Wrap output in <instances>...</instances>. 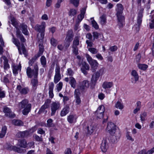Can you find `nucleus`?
<instances>
[{
    "mask_svg": "<svg viewBox=\"0 0 154 154\" xmlns=\"http://www.w3.org/2000/svg\"><path fill=\"white\" fill-rule=\"evenodd\" d=\"M116 6V15L119 21L118 24L119 27L121 28L123 26V22L125 19L124 17L122 15L123 8L122 5L121 4H117Z\"/></svg>",
    "mask_w": 154,
    "mask_h": 154,
    "instance_id": "obj_1",
    "label": "nucleus"
},
{
    "mask_svg": "<svg viewBox=\"0 0 154 154\" xmlns=\"http://www.w3.org/2000/svg\"><path fill=\"white\" fill-rule=\"evenodd\" d=\"M116 125L114 123L108 122L106 128V130L110 134L113 136L115 135L116 139L119 138L121 136L120 131L118 130L116 131Z\"/></svg>",
    "mask_w": 154,
    "mask_h": 154,
    "instance_id": "obj_2",
    "label": "nucleus"
},
{
    "mask_svg": "<svg viewBox=\"0 0 154 154\" xmlns=\"http://www.w3.org/2000/svg\"><path fill=\"white\" fill-rule=\"evenodd\" d=\"M46 26V24L45 22H42L41 25L37 24L34 27L35 30L41 33L40 37H39L38 34L37 36V38L39 40L43 39L44 38Z\"/></svg>",
    "mask_w": 154,
    "mask_h": 154,
    "instance_id": "obj_3",
    "label": "nucleus"
},
{
    "mask_svg": "<svg viewBox=\"0 0 154 154\" xmlns=\"http://www.w3.org/2000/svg\"><path fill=\"white\" fill-rule=\"evenodd\" d=\"M12 36L13 37L12 42L17 47L19 54H22L21 51V50L22 51L23 53L25 55H26L27 53L24 44L22 43L20 45L19 41L14 37V36L13 34H12Z\"/></svg>",
    "mask_w": 154,
    "mask_h": 154,
    "instance_id": "obj_4",
    "label": "nucleus"
},
{
    "mask_svg": "<svg viewBox=\"0 0 154 154\" xmlns=\"http://www.w3.org/2000/svg\"><path fill=\"white\" fill-rule=\"evenodd\" d=\"M34 69L32 70L30 67H28L26 69L27 75L29 78H31L32 76L34 78L37 77L38 68L36 63L34 65Z\"/></svg>",
    "mask_w": 154,
    "mask_h": 154,
    "instance_id": "obj_5",
    "label": "nucleus"
},
{
    "mask_svg": "<svg viewBox=\"0 0 154 154\" xmlns=\"http://www.w3.org/2000/svg\"><path fill=\"white\" fill-rule=\"evenodd\" d=\"M5 148L7 150L10 151L13 150L18 153H22L24 152L25 151V149H21L20 147L13 146L8 143L5 145Z\"/></svg>",
    "mask_w": 154,
    "mask_h": 154,
    "instance_id": "obj_6",
    "label": "nucleus"
},
{
    "mask_svg": "<svg viewBox=\"0 0 154 154\" xmlns=\"http://www.w3.org/2000/svg\"><path fill=\"white\" fill-rule=\"evenodd\" d=\"M51 115L53 116L55 115L56 112L61 108L60 104L58 102H53L51 104Z\"/></svg>",
    "mask_w": 154,
    "mask_h": 154,
    "instance_id": "obj_7",
    "label": "nucleus"
},
{
    "mask_svg": "<svg viewBox=\"0 0 154 154\" xmlns=\"http://www.w3.org/2000/svg\"><path fill=\"white\" fill-rule=\"evenodd\" d=\"M61 79L60 67L58 64H57L55 68V75L54 76V82L55 84L57 83L60 81Z\"/></svg>",
    "mask_w": 154,
    "mask_h": 154,
    "instance_id": "obj_8",
    "label": "nucleus"
},
{
    "mask_svg": "<svg viewBox=\"0 0 154 154\" xmlns=\"http://www.w3.org/2000/svg\"><path fill=\"white\" fill-rule=\"evenodd\" d=\"M105 111L104 107L103 106H101L98 107L95 112V115L97 118L101 119L103 117V113Z\"/></svg>",
    "mask_w": 154,
    "mask_h": 154,
    "instance_id": "obj_9",
    "label": "nucleus"
},
{
    "mask_svg": "<svg viewBox=\"0 0 154 154\" xmlns=\"http://www.w3.org/2000/svg\"><path fill=\"white\" fill-rule=\"evenodd\" d=\"M81 66V70L82 72L85 75L87 74L86 70H88L89 69V66L88 64L85 62H82L81 64H79Z\"/></svg>",
    "mask_w": 154,
    "mask_h": 154,
    "instance_id": "obj_10",
    "label": "nucleus"
},
{
    "mask_svg": "<svg viewBox=\"0 0 154 154\" xmlns=\"http://www.w3.org/2000/svg\"><path fill=\"white\" fill-rule=\"evenodd\" d=\"M17 89L19 92L22 95L27 94L29 91L28 87L23 88L21 85H19L17 86Z\"/></svg>",
    "mask_w": 154,
    "mask_h": 154,
    "instance_id": "obj_11",
    "label": "nucleus"
},
{
    "mask_svg": "<svg viewBox=\"0 0 154 154\" xmlns=\"http://www.w3.org/2000/svg\"><path fill=\"white\" fill-rule=\"evenodd\" d=\"M3 111L5 113V116L10 118H14L15 115L12 112L11 110L9 108L5 107L4 108Z\"/></svg>",
    "mask_w": 154,
    "mask_h": 154,
    "instance_id": "obj_12",
    "label": "nucleus"
},
{
    "mask_svg": "<svg viewBox=\"0 0 154 154\" xmlns=\"http://www.w3.org/2000/svg\"><path fill=\"white\" fill-rule=\"evenodd\" d=\"M51 102V100L49 99H47L45 101V103L43 105L40 109L38 111L39 113H41L44 112L45 110L48 108Z\"/></svg>",
    "mask_w": 154,
    "mask_h": 154,
    "instance_id": "obj_13",
    "label": "nucleus"
},
{
    "mask_svg": "<svg viewBox=\"0 0 154 154\" xmlns=\"http://www.w3.org/2000/svg\"><path fill=\"white\" fill-rule=\"evenodd\" d=\"M74 36V33L72 29L69 30L67 32L65 41L71 42Z\"/></svg>",
    "mask_w": 154,
    "mask_h": 154,
    "instance_id": "obj_14",
    "label": "nucleus"
},
{
    "mask_svg": "<svg viewBox=\"0 0 154 154\" xmlns=\"http://www.w3.org/2000/svg\"><path fill=\"white\" fill-rule=\"evenodd\" d=\"M32 107L31 103H29L23 108L24 109L22 111L23 114L25 115H27L30 112Z\"/></svg>",
    "mask_w": 154,
    "mask_h": 154,
    "instance_id": "obj_15",
    "label": "nucleus"
},
{
    "mask_svg": "<svg viewBox=\"0 0 154 154\" xmlns=\"http://www.w3.org/2000/svg\"><path fill=\"white\" fill-rule=\"evenodd\" d=\"M91 66V70L93 72L96 71L98 65V63L95 60H93L89 63Z\"/></svg>",
    "mask_w": 154,
    "mask_h": 154,
    "instance_id": "obj_16",
    "label": "nucleus"
},
{
    "mask_svg": "<svg viewBox=\"0 0 154 154\" xmlns=\"http://www.w3.org/2000/svg\"><path fill=\"white\" fill-rule=\"evenodd\" d=\"M100 76L98 73L97 72L94 73L91 79V82L93 85H95Z\"/></svg>",
    "mask_w": 154,
    "mask_h": 154,
    "instance_id": "obj_17",
    "label": "nucleus"
},
{
    "mask_svg": "<svg viewBox=\"0 0 154 154\" xmlns=\"http://www.w3.org/2000/svg\"><path fill=\"white\" fill-rule=\"evenodd\" d=\"M77 118V117L75 115H70L68 116L67 120L70 123H72L76 122Z\"/></svg>",
    "mask_w": 154,
    "mask_h": 154,
    "instance_id": "obj_18",
    "label": "nucleus"
},
{
    "mask_svg": "<svg viewBox=\"0 0 154 154\" xmlns=\"http://www.w3.org/2000/svg\"><path fill=\"white\" fill-rule=\"evenodd\" d=\"M143 9L140 10L138 14L137 22L138 26L140 25L142 22V18L143 17Z\"/></svg>",
    "mask_w": 154,
    "mask_h": 154,
    "instance_id": "obj_19",
    "label": "nucleus"
},
{
    "mask_svg": "<svg viewBox=\"0 0 154 154\" xmlns=\"http://www.w3.org/2000/svg\"><path fill=\"white\" fill-rule=\"evenodd\" d=\"M69 107L68 106L66 105L61 110L60 115L61 116H63L66 115L69 112Z\"/></svg>",
    "mask_w": 154,
    "mask_h": 154,
    "instance_id": "obj_20",
    "label": "nucleus"
},
{
    "mask_svg": "<svg viewBox=\"0 0 154 154\" xmlns=\"http://www.w3.org/2000/svg\"><path fill=\"white\" fill-rule=\"evenodd\" d=\"M80 38V36L79 35L75 36L73 42L72 46L77 47V46L79 45Z\"/></svg>",
    "mask_w": 154,
    "mask_h": 154,
    "instance_id": "obj_21",
    "label": "nucleus"
},
{
    "mask_svg": "<svg viewBox=\"0 0 154 154\" xmlns=\"http://www.w3.org/2000/svg\"><path fill=\"white\" fill-rule=\"evenodd\" d=\"M113 85L112 82H104L102 84L103 88L105 89H109L111 88Z\"/></svg>",
    "mask_w": 154,
    "mask_h": 154,
    "instance_id": "obj_22",
    "label": "nucleus"
},
{
    "mask_svg": "<svg viewBox=\"0 0 154 154\" xmlns=\"http://www.w3.org/2000/svg\"><path fill=\"white\" fill-rule=\"evenodd\" d=\"M108 148V145L106 141L105 140L103 141L101 146V149L102 151L103 152H106Z\"/></svg>",
    "mask_w": 154,
    "mask_h": 154,
    "instance_id": "obj_23",
    "label": "nucleus"
},
{
    "mask_svg": "<svg viewBox=\"0 0 154 154\" xmlns=\"http://www.w3.org/2000/svg\"><path fill=\"white\" fill-rule=\"evenodd\" d=\"M89 86V82L87 80L83 81L82 84V85L80 86L79 88L82 91H84L85 88H87Z\"/></svg>",
    "mask_w": 154,
    "mask_h": 154,
    "instance_id": "obj_24",
    "label": "nucleus"
},
{
    "mask_svg": "<svg viewBox=\"0 0 154 154\" xmlns=\"http://www.w3.org/2000/svg\"><path fill=\"white\" fill-rule=\"evenodd\" d=\"M21 66L20 65H13L12 66V70L13 73L15 75H17L18 73V71L21 70Z\"/></svg>",
    "mask_w": 154,
    "mask_h": 154,
    "instance_id": "obj_25",
    "label": "nucleus"
},
{
    "mask_svg": "<svg viewBox=\"0 0 154 154\" xmlns=\"http://www.w3.org/2000/svg\"><path fill=\"white\" fill-rule=\"evenodd\" d=\"M18 145L21 147L26 148L27 147V142L24 139L19 141Z\"/></svg>",
    "mask_w": 154,
    "mask_h": 154,
    "instance_id": "obj_26",
    "label": "nucleus"
},
{
    "mask_svg": "<svg viewBox=\"0 0 154 154\" xmlns=\"http://www.w3.org/2000/svg\"><path fill=\"white\" fill-rule=\"evenodd\" d=\"M36 78H34L31 80V84L32 85L33 88L34 90H36L38 86V80Z\"/></svg>",
    "mask_w": 154,
    "mask_h": 154,
    "instance_id": "obj_27",
    "label": "nucleus"
},
{
    "mask_svg": "<svg viewBox=\"0 0 154 154\" xmlns=\"http://www.w3.org/2000/svg\"><path fill=\"white\" fill-rule=\"evenodd\" d=\"M28 103V100L27 99H24L19 103V106L20 108L23 109Z\"/></svg>",
    "mask_w": 154,
    "mask_h": 154,
    "instance_id": "obj_28",
    "label": "nucleus"
},
{
    "mask_svg": "<svg viewBox=\"0 0 154 154\" xmlns=\"http://www.w3.org/2000/svg\"><path fill=\"white\" fill-rule=\"evenodd\" d=\"M4 60V68L5 70L9 68V66L8 64V61L7 58L5 56H2V57Z\"/></svg>",
    "mask_w": 154,
    "mask_h": 154,
    "instance_id": "obj_29",
    "label": "nucleus"
},
{
    "mask_svg": "<svg viewBox=\"0 0 154 154\" xmlns=\"http://www.w3.org/2000/svg\"><path fill=\"white\" fill-rule=\"evenodd\" d=\"M100 23L102 25H105L106 23V14H103L100 17Z\"/></svg>",
    "mask_w": 154,
    "mask_h": 154,
    "instance_id": "obj_30",
    "label": "nucleus"
},
{
    "mask_svg": "<svg viewBox=\"0 0 154 154\" xmlns=\"http://www.w3.org/2000/svg\"><path fill=\"white\" fill-rule=\"evenodd\" d=\"M69 79V83L71 87L75 88L76 87V80L75 79L72 77H70Z\"/></svg>",
    "mask_w": 154,
    "mask_h": 154,
    "instance_id": "obj_31",
    "label": "nucleus"
},
{
    "mask_svg": "<svg viewBox=\"0 0 154 154\" xmlns=\"http://www.w3.org/2000/svg\"><path fill=\"white\" fill-rule=\"evenodd\" d=\"M7 130V128L6 126L2 127V131L0 133V138H3L5 135Z\"/></svg>",
    "mask_w": 154,
    "mask_h": 154,
    "instance_id": "obj_32",
    "label": "nucleus"
},
{
    "mask_svg": "<svg viewBox=\"0 0 154 154\" xmlns=\"http://www.w3.org/2000/svg\"><path fill=\"white\" fill-rule=\"evenodd\" d=\"M21 27L22 29V31L23 33L25 35H28L29 33L27 30V26L26 25L23 24L21 25Z\"/></svg>",
    "mask_w": 154,
    "mask_h": 154,
    "instance_id": "obj_33",
    "label": "nucleus"
},
{
    "mask_svg": "<svg viewBox=\"0 0 154 154\" xmlns=\"http://www.w3.org/2000/svg\"><path fill=\"white\" fill-rule=\"evenodd\" d=\"M83 91L81 90L79 88L75 89L74 91V95L75 97H80L81 96L80 91L82 92Z\"/></svg>",
    "mask_w": 154,
    "mask_h": 154,
    "instance_id": "obj_34",
    "label": "nucleus"
},
{
    "mask_svg": "<svg viewBox=\"0 0 154 154\" xmlns=\"http://www.w3.org/2000/svg\"><path fill=\"white\" fill-rule=\"evenodd\" d=\"M44 51V48L42 45L40 44L39 45V51L36 55L38 57H39L43 54Z\"/></svg>",
    "mask_w": 154,
    "mask_h": 154,
    "instance_id": "obj_35",
    "label": "nucleus"
},
{
    "mask_svg": "<svg viewBox=\"0 0 154 154\" xmlns=\"http://www.w3.org/2000/svg\"><path fill=\"white\" fill-rule=\"evenodd\" d=\"M147 116V113L145 112H143L140 115V117L142 123H143L145 121L146 118Z\"/></svg>",
    "mask_w": 154,
    "mask_h": 154,
    "instance_id": "obj_36",
    "label": "nucleus"
},
{
    "mask_svg": "<svg viewBox=\"0 0 154 154\" xmlns=\"http://www.w3.org/2000/svg\"><path fill=\"white\" fill-rule=\"evenodd\" d=\"M93 39V41H94L95 39H97L99 37H101L102 34L101 33H99L97 32H94L92 33Z\"/></svg>",
    "mask_w": 154,
    "mask_h": 154,
    "instance_id": "obj_37",
    "label": "nucleus"
},
{
    "mask_svg": "<svg viewBox=\"0 0 154 154\" xmlns=\"http://www.w3.org/2000/svg\"><path fill=\"white\" fill-rule=\"evenodd\" d=\"M115 107L121 110H122L124 108V106L122 103L119 101H117L116 103Z\"/></svg>",
    "mask_w": 154,
    "mask_h": 154,
    "instance_id": "obj_38",
    "label": "nucleus"
},
{
    "mask_svg": "<svg viewBox=\"0 0 154 154\" xmlns=\"http://www.w3.org/2000/svg\"><path fill=\"white\" fill-rule=\"evenodd\" d=\"M12 123L14 125L17 126H22L23 124L21 121L19 120L14 119L12 121Z\"/></svg>",
    "mask_w": 154,
    "mask_h": 154,
    "instance_id": "obj_39",
    "label": "nucleus"
},
{
    "mask_svg": "<svg viewBox=\"0 0 154 154\" xmlns=\"http://www.w3.org/2000/svg\"><path fill=\"white\" fill-rule=\"evenodd\" d=\"M154 152V147L147 152L145 151H142L139 152L138 154H152Z\"/></svg>",
    "mask_w": 154,
    "mask_h": 154,
    "instance_id": "obj_40",
    "label": "nucleus"
},
{
    "mask_svg": "<svg viewBox=\"0 0 154 154\" xmlns=\"http://www.w3.org/2000/svg\"><path fill=\"white\" fill-rule=\"evenodd\" d=\"M138 67L139 69L142 70H145L148 68V66L144 64L139 63L138 64Z\"/></svg>",
    "mask_w": 154,
    "mask_h": 154,
    "instance_id": "obj_41",
    "label": "nucleus"
},
{
    "mask_svg": "<svg viewBox=\"0 0 154 154\" xmlns=\"http://www.w3.org/2000/svg\"><path fill=\"white\" fill-rule=\"evenodd\" d=\"M38 57L36 55H35L29 62V64L30 66H32L33 64L37 59Z\"/></svg>",
    "mask_w": 154,
    "mask_h": 154,
    "instance_id": "obj_42",
    "label": "nucleus"
},
{
    "mask_svg": "<svg viewBox=\"0 0 154 154\" xmlns=\"http://www.w3.org/2000/svg\"><path fill=\"white\" fill-rule=\"evenodd\" d=\"M69 2L70 4L73 5L75 7H77L79 5V0H69Z\"/></svg>",
    "mask_w": 154,
    "mask_h": 154,
    "instance_id": "obj_43",
    "label": "nucleus"
},
{
    "mask_svg": "<svg viewBox=\"0 0 154 154\" xmlns=\"http://www.w3.org/2000/svg\"><path fill=\"white\" fill-rule=\"evenodd\" d=\"M41 64L43 67H45L46 64V60L45 57L44 56L41 57L40 58Z\"/></svg>",
    "mask_w": 154,
    "mask_h": 154,
    "instance_id": "obj_44",
    "label": "nucleus"
},
{
    "mask_svg": "<svg viewBox=\"0 0 154 154\" xmlns=\"http://www.w3.org/2000/svg\"><path fill=\"white\" fill-rule=\"evenodd\" d=\"M50 43L51 45L54 47H56L58 43L57 40L53 37L50 39Z\"/></svg>",
    "mask_w": 154,
    "mask_h": 154,
    "instance_id": "obj_45",
    "label": "nucleus"
},
{
    "mask_svg": "<svg viewBox=\"0 0 154 154\" xmlns=\"http://www.w3.org/2000/svg\"><path fill=\"white\" fill-rule=\"evenodd\" d=\"M131 75L134 77L135 80L136 82L138 80L139 77L138 75L137 72L135 70H133L132 71Z\"/></svg>",
    "mask_w": 154,
    "mask_h": 154,
    "instance_id": "obj_46",
    "label": "nucleus"
},
{
    "mask_svg": "<svg viewBox=\"0 0 154 154\" xmlns=\"http://www.w3.org/2000/svg\"><path fill=\"white\" fill-rule=\"evenodd\" d=\"M91 24L92 25V26L96 29H97L99 28V26L95 20L93 19V18H91Z\"/></svg>",
    "mask_w": 154,
    "mask_h": 154,
    "instance_id": "obj_47",
    "label": "nucleus"
},
{
    "mask_svg": "<svg viewBox=\"0 0 154 154\" xmlns=\"http://www.w3.org/2000/svg\"><path fill=\"white\" fill-rule=\"evenodd\" d=\"M87 130L88 133L91 134L93 132L94 130V127L93 126L91 125L90 126L88 127Z\"/></svg>",
    "mask_w": 154,
    "mask_h": 154,
    "instance_id": "obj_48",
    "label": "nucleus"
},
{
    "mask_svg": "<svg viewBox=\"0 0 154 154\" xmlns=\"http://www.w3.org/2000/svg\"><path fill=\"white\" fill-rule=\"evenodd\" d=\"M53 120L51 119H49L47 121V126L49 127H52L54 126V124L52 123Z\"/></svg>",
    "mask_w": 154,
    "mask_h": 154,
    "instance_id": "obj_49",
    "label": "nucleus"
},
{
    "mask_svg": "<svg viewBox=\"0 0 154 154\" xmlns=\"http://www.w3.org/2000/svg\"><path fill=\"white\" fill-rule=\"evenodd\" d=\"M63 85V83L61 82H60L56 85L57 90L58 92H59L62 89Z\"/></svg>",
    "mask_w": 154,
    "mask_h": 154,
    "instance_id": "obj_50",
    "label": "nucleus"
},
{
    "mask_svg": "<svg viewBox=\"0 0 154 154\" xmlns=\"http://www.w3.org/2000/svg\"><path fill=\"white\" fill-rule=\"evenodd\" d=\"M77 13L76 11L74 9H71L70 10L69 15L70 16H73Z\"/></svg>",
    "mask_w": 154,
    "mask_h": 154,
    "instance_id": "obj_51",
    "label": "nucleus"
},
{
    "mask_svg": "<svg viewBox=\"0 0 154 154\" xmlns=\"http://www.w3.org/2000/svg\"><path fill=\"white\" fill-rule=\"evenodd\" d=\"M88 50L93 54H96L98 52V50L94 48H89L88 49Z\"/></svg>",
    "mask_w": 154,
    "mask_h": 154,
    "instance_id": "obj_52",
    "label": "nucleus"
},
{
    "mask_svg": "<svg viewBox=\"0 0 154 154\" xmlns=\"http://www.w3.org/2000/svg\"><path fill=\"white\" fill-rule=\"evenodd\" d=\"M38 126L36 125L32 127L31 128L28 130L30 134H32L38 128Z\"/></svg>",
    "mask_w": 154,
    "mask_h": 154,
    "instance_id": "obj_53",
    "label": "nucleus"
},
{
    "mask_svg": "<svg viewBox=\"0 0 154 154\" xmlns=\"http://www.w3.org/2000/svg\"><path fill=\"white\" fill-rule=\"evenodd\" d=\"M42 137V136L39 137L37 135H35L34 137L35 140L38 142L42 141L43 139Z\"/></svg>",
    "mask_w": 154,
    "mask_h": 154,
    "instance_id": "obj_54",
    "label": "nucleus"
},
{
    "mask_svg": "<svg viewBox=\"0 0 154 154\" xmlns=\"http://www.w3.org/2000/svg\"><path fill=\"white\" fill-rule=\"evenodd\" d=\"M84 17V16L80 14L78 16V19L76 21L78 22V23H80Z\"/></svg>",
    "mask_w": 154,
    "mask_h": 154,
    "instance_id": "obj_55",
    "label": "nucleus"
},
{
    "mask_svg": "<svg viewBox=\"0 0 154 154\" xmlns=\"http://www.w3.org/2000/svg\"><path fill=\"white\" fill-rule=\"evenodd\" d=\"M11 21L12 23V24L15 27L17 26V22L16 19L13 17L11 18Z\"/></svg>",
    "mask_w": 154,
    "mask_h": 154,
    "instance_id": "obj_56",
    "label": "nucleus"
},
{
    "mask_svg": "<svg viewBox=\"0 0 154 154\" xmlns=\"http://www.w3.org/2000/svg\"><path fill=\"white\" fill-rule=\"evenodd\" d=\"M72 48H73V53L76 55H77L78 54V49L77 47L72 46Z\"/></svg>",
    "mask_w": 154,
    "mask_h": 154,
    "instance_id": "obj_57",
    "label": "nucleus"
},
{
    "mask_svg": "<svg viewBox=\"0 0 154 154\" xmlns=\"http://www.w3.org/2000/svg\"><path fill=\"white\" fill-rule=\"evenodd\" d=\"M49 91H53L54 86V84L53 82H51L48 84Z\"/></svg>",
    "mask_w": 154,
    "mask_h": 154,
    "instance_id": "obj_58",
    "label": "nucleus"
},
{
    "mask_svg": "<svg viewBox=\"0 0 154 154\" xmlns=\"http://www.w3.org/2000/svg\"><path fill=\"white\" fill-rule=\"evenodd\" d=\"M85 56L87 59L89 63L94 60L91 57V56L88 54H86Z\"/></svg>",
    "mask_w": 154,
    "mask_h": 154,
    "instance_id": "obj_59",
    "label": "nucleus"
},
{
    "mask_svg": "<svg viewBox=\"0 0 154 154\" xmlns=\"http://www.w3.org/2000/svg\"><path fill=\"white\" fill-rule=\"evenodd\" d=\"M5 92L0 88V98H3L5 97Z\"/></svg>",
    "mask_w": 154,
    "mask_h": 154,
    "instance_id": "obj_60",
    "label": "nucleus"
},
{
    "mask_svg": "<svg viewBox=\"0 0 154 154\" xmlns=\"http://www.w3.org/2000/svg\"><path fill=\"white\" fill-rule=\"evenodd\" d=\"M118 48L117 46L114 45L110 47L109 50L112 52L115 51L117 50Z\"/></svg>",
    "mask_w": 154,
    "mask_h": 154,
    "instance_id": "obj_61",
    "label": "nucleus"
},
{
    "mask_svg": "<svg viewBox=\"0 0 154 154\" xmlns=\"http://www.w3.org/2000/svg\"><path fill=\"white\" fill-rule=\"evenodd\" d=\"M141 58V56L139 54H137L135 58V61L137 63H139L140 61Z\"/></svg>",
    "mask_w": 154,
    "mask_h": 154,
    "instance_id": "obj_62",
    "label": "nucleus"
},
{
    "mask_svg": "<svg viewBox=\"0 0 154 154\" xmlns=\"http://www.w3.org/2000/svg\"><path fill=\"white\" fill-rule=\"evenodd\" d=\"M45 131L42 129L39 128L38 129L37 133L41 134H45Z\"/></svg>",
    "mask_w": 154,
    "mask_h": 154,
    "instance_id": "obj_63",
    "label": "nucleus"
},
{
    "mask_svg": "<svg viewBox=\"0 0 154 154\" xmlns=\"http://www.w3.org/2000/svg\"><path fill=\"white\" fill-rule=\"evenodd\" d=\"M104 69L103 68H102L100 69L97 72L100 75H102L104 73Z\"/></svg>",
    "mask_w": 154,
    "mask_h": 154,
    "instance_id": "obj_64",
    "label": "nucleus"
}]
</instances>
